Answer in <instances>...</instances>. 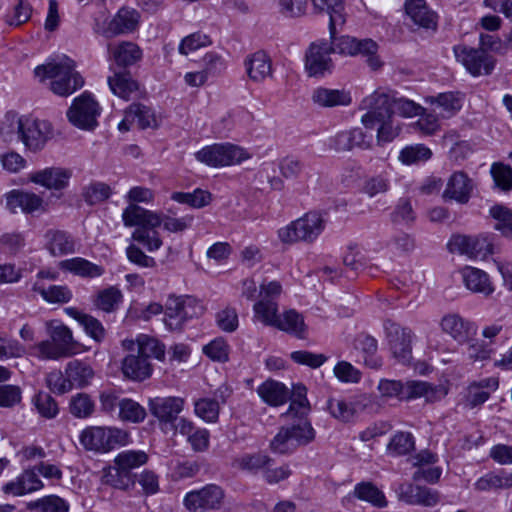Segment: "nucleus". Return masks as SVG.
Wrapping results in <instances>:
<instances>
[{
	"instance_id": "nucleus-15",
	"label": "nucleus",
	"mask_w": 512,
	"mask_h": 512,
	"mask_svg": "<svg viewBox=\"0 0 512 512\" xmlns=\"http://www.w3.org/2000/svg\"><path fill=\"white\" fill-rule=\"evenodd\" d=\"M448 249L452 253L467 255L470 258L486 257L493 253V245L488 236L454 235L448 242Z\"/></svg>"
},
{
	"instance_id": "nucleus-60",
	"label": "nucleus",
	"mask_w": 512,
	"mask_h": 512,
	"mask_svg": "<svg viewBox=\"0 0 512 512\" xmlns=\"http://www.w3.org/2000/svg\"><path fill=\"white\" fill-rule=\"evenodd\" d=\"M414 449V438L411 433L398 432L390 440L387 450L391 455H406Z\"/></svg>"
},
{
	"instance_id": "nucleus-49",
	"label": "nucleus",
	"mask_w": 512,
	"mask_h": 512,
	"mask_svg": "<svg viewBox=\"0 0 512 512\" xmlns=\"http://www.w3.org/2000/svg\"><path fill=\"white\" fill-rule=\"evenodd\" d=\"M33 290L49 303H68L72 299V292L67 286L51 285L45 288L35 283Z\"/></svg>"
},
{
	"instance_id": "nucleus-45",
	"label": "nucleus",
	"mask_w": 512,
	"mask_h": 512,
	"mask_svg": "<svg viewBox=\"0 0 512 512\" xmlns=\"http://www.w3.org/2000/svg\"><path fill=\"white\" fill-rule=\"evenodd\" d=\"M354 495L358 499L369 502L378 508L387 506V500L384 493L370 482L357 484L354 488Z\"/></svg>"
},
{
	"instance_id": "nucleus-8",
	"label": "nucleus",
	"mask_w": 512,
	"mask_h": 512,
	"mask_svg": "<svg viewBox=\"0 0 512 512\" xmlns=\"http://www.w3.org/2000/svg\"><path fill=\"white\" fill-rule=\"evenodd\" d=\"M249 155L240 147L230 144H213L195 153V158L211 167H223L239 164Z\"/></svg>"
},
{
	"instance_id": "nucleus-29",
	"label": "nucleus",
	"mask_w": 512,
	"mask_h": 512,
	"mask_svg": "<svg viewBox=\"0 0 512 512\" xmlns=\"http://www.w3.org/2000/svg\"><path fill=\"white\" fill-rule=\"evenodd\" d=\"M248 77L254 82H262L272 75L270 57L264 51H257L249 55L244 62Z\"/></svg>"
},
{
	"instance_id": "nucleus-64",
	"label": "nucleus",
	"mask_w": 512,
	"mask_h": 512,
	"mask_svg": "<svg viewBox=\"0 0 512 512\" xmlns=\"http://www.w3.org/2000/svg\"><path fill=\"white\" fill-rule=\"evenodd\" d=\"M51 340L62 350L66 356L74 354L73 336L71 330L65 325L52 328Z\"/></svg>"
},
{
	"instance_id": "nucleus-42",
	"label": "nucleus",
	"mask_w": 512,
	"mask_h": 512,
	"mask_svg": "<svg viewBox=\"0 0 512 512\" xmlns=\"http://www.w3.org/2000/svg\"><path fill=\"white\" fill-rule=\"evenodd\" d=\"M122 300L123 295L120 289L111 286L98 292L94 305L103 312L112 313L118 309Z\"/></svg>"
},
{
	"instance_id": "nucleus-54",
	"label": "nucleus",
	"mask_w": 512,
	"mask_h": 512,
	"mask_svg": "<svg viewBox=\"0 0 512 512\" xmlns=\"http://www.w3.org/2000/svg\"><path fill=\"white\" fill-rule=\"evenodd\" d=\"M147 461L148 455L144 451L128 450L119 453L114 460V464L120 466L122 470L131 473L132 469L146 464Z\"/></svg>"
},
{
	"instance_id": "nucleus-56",
	"label": "nucleus",
	"mask_w": 512,
	"mask_h": 512,
	"mask_svg": "<svg viewBox=\"0 0 512 512\" xmlns=\"http://www.w3.org/2000/svg\"><path fill=\"white\" fill-rule=\"evenodd\" d=\"M490 215L496 220L494 228L502 236L512 239V212L502 205H494L490 209Z\"/></svg>"
},
{
	"instance_id": "nucleus-12",
	"label": "nucleus",
	"mask_w": 512,
	"mask_h": 512,
	"mask_svg": "<svg viewBox=\"0 0 512 512\" xmlns=\"http://www.w3.org/2000/svg\"><path fill=\"white\" fill-rule=\"evenodd\" d=\"M360 108L367 112L362 116L361 122L366 128L373 126L393 116L391 96L386 93L374 92L364 98Z\"/></svg>"
},
{
	"instance_id": "nucleus-36",
	"label": "nucleus",
	"mask_w": 512,
	"mask_h": 512,
	"mask_svg": "<svg viewBox=\"0 0 512 512\" xmlns=\"http://www.w3.org/2000/svg\"><path fill=\"white\" fill-rule=\"evenodd\" d=\"M461 274L465 286L472 292L483 293L484 295L493 292L488 275L484 271L467 266L462 269Z\"/></svg>"
},
{
	"instance_id": "nucleus-13",
	"label": "nucleus",
	"mask_w": 512,
	"mask_h": 512,
	"mask_svg": "<svg viewBox=\"0 0 512 512\" xmlns=\"http://www.w3.org/2000/svg\"><path fill=\"white\" fill-rule=\"evenodd\" d=\"M52 137L53 127L49 121L25 117L20 141L28 150H42Z\"/></svg>"
},
{
	"instance_id": "nucleus-7",
	"label": "nucleus",
	"mask_w": 512,
	"mask_h": 512,
	"mask_svg": "<svg viewBox=\"0 0 512 512\" xmlns=\"http://www.w3.org/2000/svg\"><path fill=\"white\" fill-rule=\"evenodd\" d=\"M101 108L92 94L82 93L76 97L67 111L69 122L82 130H94L98 126L97 118Z\"/></svg>"
},
{
	"instance_id": "nucleus-32",
	"label": "nucleus",
	"mask_w": 512,
	"mask_h": 512,
	"mask_svg": "<svg viewBox=\"0 0 512 512\" xmlns=\"http://www.w3.org/2000/svg\"><path fill=\"white\" fill-rule=\"evenodd\" d=\"M46 248L52 256H62L75 252L74 238L62 230H50L46 233Z\"/></svg>"
},
{
	"instance_id": "nucleus-55",
	"label": "nucleus",
	"mask_w": 512,
	"mask_h": 512,
	"mask_svg": "<svg viewBox=\"0 0 512 512\" xmlns=\"http://www.w3.org/2000/svg\"><path fill=\"white\" fill-rule=\"evenodd\" d=\"M330 34V49L332 53H338L345 56H356V39L355 37L342 35L336 36V26H334L333 34Z\"/></svg>"
},
{
	"instance_id": "nucleus-52",
	"label": "nucleus",
	"mask_w": 512,
	"mask_h": 512,
	"mask_svg": "<svg viewBox=\"0 0 512 512\" xmlns=\"http://www.w3.org/2000/svg\"><path fill=\"white\" fill-rule=\"evenodd\" d=\"M432 151L424 144H415L404 147L399 154V160L405 165L418 164L428 161Z\"/></svg>"
},
{
	"instance_id": "nucleus-25",
	"label": "nucleus",
	"mask_w": 512,
	"mask_h": 512,
	"mask_svg": "<svg viewBox=\"0 0 512 512\" xmlns=\"http://www.w3.org/2000/svg\"><path fill=\"white\" fill-rule=\"evenodd\" d=\"M123 375L133 381H144L152 375L153 367L149 360L137 352H130L121 363Z\"/></svg>"
},
{
	"instance_id": "nucleus-23",
	"label": "nucleus",
	"mask_w": 512,
	"mask_h": 512,
	"mask_svg": "<svg viewBox=\"0 0 512 512\" xmlns=\"http://www.w3.org/2000/svg\"><path fill=\"white\" fill-rule=\"evenodd\" d=\"M43 202L39 195L24 190L14 189L6 195V205L12 212L20 209L23 213L31 214L43 210Z\"/></svg>"
},
{
	"instance_id": "nucleus-20",
	"label": "nucleus",
	"mask_w": 512,
	"mask_h": 512,
	"mask_svg": "<svg viewBox=\"0 0 512 512\" xmlns=\"http://www.w3.org/2000/svg\"><path fill=\"white\" fill-rule=\"evenodd\" d=\"M140 15L137 10L122 7L108 23L104 31L106 37L128 34L134 32L139 25Z\"/></svg>"
},
{
	"instance_id": "nucleus-47",
	"label": "nucleus",
	"mask_w": 512,
	"mask_h": 512,
	"mask_svg": "<svg viewBox=\"0 0 512 512\" xmlns=\"http://www.w3.org/2000/svg\"><path fill=\"white\" fill-rule=\"evenodd\" d=\"M146 410L130 398H121L118 416L124 422L141 423L146 418Z\"/></svg>"
},
{
	"instance_id": "nucleus-39",
	"label": "nucleus",
	"mask_w": 512,
	"mask_h": 512,
	"mask_svg": "<svg viewBox=\"0 0 512 512\" xmlns=\"http://www.w3.org/2000/svg\"><path fill=\"white\" fill-rule=\"evenodd\" d=\"M439 109V114L444 118L455 115L462 107L461 98L453 92L440 93L438 96H431L427 99Z\"/></svg>"
},
{
	"instance_id": "nucleus-43",
	"label": "nucleus",
	"mask_w": 512,
	"mask_h": 512,
	"mask_svg": "<svg viewBox=\"0 0 512 512\" xmlns=\"http://www.w3.org/2000/svg\"><path fill=\"white\" fill-rule=\"evenodd\" d=\"M277 329L285 331L296 337L303 338L306 331V325L301 314L295 310H288L280 316Z\"/></svg>"
},
{
	"instance_id": "nucleus-6",
	"label": "nucleus",
	"mask_w": 512,
	"mask_h": 512,
	"mask_svg": "<svg viewBox=\"0 0 512 512\" xmlns=\"http://www.w3.org/2000/svg\"><path fill=\"white\" fill-rule=\"evenodd\" d=\"M201 303L191 296H169L165 303V325L171 330H180L186 321L202 315Z\"/></svg>"
},
{
	"instance_id": "nucleus-35",
	"label": "nucleus",
	"mask_w": 512,
	"mask_h": 512,
	"mask_svg": "<svg viewBox=\"0 0 512 512\" xmlns=\"http://www.w3.org/2000/svg\"><path fill=\"white\" fill-rule=\"evenodd\" d=\"M65 374L71 388H83L87 386L94 376L92 367L80 360H73L67 363L65 368Z\"/></svg>"
},
{
	"instance_id": "nucleus-30",
	"label": "nucleus",
	"mask_w": 512,
	"mask_h": 512,
	"mask_svg": "<svg viewBox=\"0 0 512 512\" xmlns=\"http://www.w3.org/2000/svg\"><path fill=\"white\" fill-rule=\"evenodd\" d=\"M311 98L314 104L325 108L348 106L352 101L351 95L348 91H345L344 89H329L324 87L316 88L313 91Z\"/></svg>"
},
{
	"instance_id": "nucleus-11",
	"label": "nucleus",
	"mask_w": 512,
	"mask_h": 512,
	"mask_svg": "<svg viewBox=\"0 0 512 512\" xmlns=\"http://www.w3.org/2000/svg\"><path fill=\"white\" fill-rule=\"evenodd\" d=\"M185 400L181 397H155L150 398L148 407L151 415L158 421L162 431L169 432V427L174 426L178 415L184 409Z\"/></svg>"
},
{
	"instance_id": "nucleus-40",
	"label": "nucleus",
	"mask_w": 512,
	"mask_h": 512,
	"mask_svg": "<svg viewBox=\"0 0 512 512\" xmlns=\"http://www.w3.org/2000/svg\"><path fill=\"white\" fill-rule=\"evenodd\" d=\"M254 318L266 326L277 328L280 316L277 301L259 300L253 306Z\"/></svg>"
},
{
	"instance_id": "nucleus-41",
	"label": "nucleus",
	"mask_w": 512,
	"mask_h": 512,
	"mask_svg": "<svg viewBox=\"0 0 512 512\" xmlns=\"http://www.w3.org/2000/svg\"><path fill=\"white\" fill-rule=\"evenodd\" d=\"M424 397L428 402L438 399L437 389L424 381H408L404 383L403 400H411Z\"/></svg>"
},
{
	"instance_id": "nucleus-34",
	"label": "nucleus",
	"mask_w": 512,
	"mask_h": 512,
	"mask_svg": "<svg viewBox=\"0 0 512 512\" xmlns=\"http://www.w3.org/2000/svg\"><path fill=\"white\" fill-rule=\"evenodd\" d=\"M59 268L75 275L89 278L99 277L104 273V268L102 266L94 264L81 257L63 260L59 263Z\"/></svg>"
},
{
	"instance_id": "nucleus-2",
	"label": "nucleus",
	"mask_w": 512,
	"mask_h": 512,
	"mask_svg": "<svg viewBox=\"0 0 512 512\" xmlns=\"http://www.w3.org/2000/svg\"><path fill=\"white\" fill-rule=\"evenodd\" d=\"M122 220L126 227H137L132 233V239L149 252L157 251L162 246V239L156 230L162 224L161 214L131 203L124 209Z\"/></svg>"
},
{
	"instance_id": "nucleus-16",
	"label": "nucleus",
	"mask_w": 512,
	"mask_h": 512,
	"mask_svg": "<svg viewBox=\"0 0 512 512\" xmlns=\"http://www.w3.org/2000/svg\"><path fill=\"white\" fill-rule=\"evenodd\" d=\"M390 349L398 361L406 364L412 357V331L388 320L384 323Z\"/></svg>"
},
{
	"instance_id": "nucleus-63",
	"label": "nucleus",
	"mask_w": 512,
	"mask_h": 512,
	"mask_svg": "<svg viewBox=\"0 0 512 512\" xmlns=\"http://www.w3.org/2000/svg\"><path fill=\"white\" fill-rule=\"evenodd\" d=\"M359 348L368 367L377 369L382 365L381 359L376 355L378 346L375 338L369 335L362 337L359 340Z\"/></svg>"
},
{
	"instance_id": "nucleus-38",
	"label": "nucleus",
	"mask_w": 512,
	"mask_h": 512,
	"mask_svg": "<svg viewBox=\"0 0 512 512\" xmlns=\"http://www.w3.org/2000/svg\"><path fill=\"white\" fill-rule=\"evenodd\" d=\"M510 487H512L510 474H507L502 470L499 472L490 471L474 483V489L479 492L508 489Z\"/></svg>"
},
{
	"instance_id": "nucleus-28",
	"label": "nucleus",
	"mask_w": 512,
	"mask_h": 512,
	"mask_svg": "<svg viewBox=\"0 0 512 512\" xmlns=\"http://www.w3.org/2000/svg\"><path fill=\"white\" fill-rule=\"evenodd\" d=\"M257 394L263 402L276 407L283 405L288 399L291 400L293 398V394L290 397V392L283 383L272 379H268L259 385Z\"/></svg>"
},
{
	"instance_id": "nucleus-53",
	"label": "nucleus",
	"mask_w": 512,
	"mask_h": 512,
	"mask_svg": "<svg viewBox=\"0 0 512 512\" xmlns=\"http://www.w3.org/2000/svg\"><path fill=\"white\" fill-rule=\"evenodd\" d=\"M391 221L394 224L404 225L406 227L413 226L416 221V213L409 199H399L393 212L391 213Z\"/></svg>"
},
{
	"instance_id": "nucleus-9",
	"label": "nucleus",
	"mask_w": 512,
	"mask_h": 512,
	"mask_svg": "<svg viewBox=\"0 0 512 512\" xmlns=\"http://www.w3.org/2000/svg\"><path fill=\"white\" fill-rule=\"evenodd\" d=\"M453 52L457 61L474 77L490 75L495 68L496 59L479 47L456 45Z\"/></svg>"
},
{
	"instance_id": "nucleus-33",
	"label": "nucleus",
	"mask_w": 512,
	"mask_h": 512,
	"mask_svg": "<svg viewBox=\"0 0 512 512\" xmlns=\"http://www.w3.org/2000/svg\"><path fill=\"white\" fill-rule=\"evenodd\" d=\"M108 85L112 93L124 100H130L138 89V83L129 72H114L108 77Z\"/></svg>"
},
{
	"instance_id": "nucleus-50",
	"label": "nucleus",
	"mask_w": 512,
	"mask_h": 512,
	"mask_svg": "<svg viewBox=\"0 0 512 512\" xmlns=\"http://www.w3.org/2000/svg\"><path fill=\"white\" fill-rule=\"evenodd\" d=\"M378 44L370 39H356V55L366 58V63L372 70H377L382 66V61L377 55Z\"/></svg>"
},
{
	"instance_id": "nucleus-59",
	"label": "nucleus",
	"mask_w": 512,
	"mask_h": 512,
	"mask_svg": "<svg viewBox=\"0 0 512 512\" xmlns=\"http://www.w3.org/2000/svg\"><path fill=\"white\" fill-rule=\"evenodd\" d=\"M111 195L109 185L102 182L91 183L83 189L82 196L88 205H96L107 200Z\"/></svg>"
},
{
	"instance_id": "nucleus-48",
	"label": "nucleus",
	"mask_w": 512,
	"mask_h": 512,
	"mask_svg": "<svg viewBox=\"0 0 512 512\" xmlns=\"http://www.w3.org/2000/svg\"><path fill=\"white\" fill-rule=\"evenodd\" d=\"M128 119L136 121L141 129L157 127L153 110L141 103H133L128 107Z\"/></svg>"
},
{
	"instance_id": "nucleus-24",
	"label": "nucleus",
	"mask_w": 512,
	"mask_h": 512,
	"mask_svg": "<svg viewBox=\"0 0 512 512\" xmlns=\"http://www.w3.org/2000/svg\"><path fill=\"white\" fill-rule=\"evenodd\" d=\"M405 10L418 27L433 31L437 29V15L427 6L425 0H406Z\"/></svg>"
},
{
	"instance_id": "nucleus-1",
	"label": "nucleus",
	"mask_w": 512,
	"mask_h": 512,
	"mask_svg": "<svg viewBox=\"0 0 512 512\" xmlns=\"http://www.w3.org/2000/svg\"><path fill=\"white\" fill-rule=\"evenodd\" d=\"M75 67L73 59L62 55L37 66L34 74L40 81L51 79L50 89L56 95L68 96L84 85V79Z\"/></svg>"
},
{
	"instance_id": "nucleus-22",
	"label": "nucleus",
	"mask_w": 512,
	"mask_h": 512,
	"mask_svg": "<svg viewBox=\"0 0 512 512\" xmlns=\"http://www.w3.org/2000/svg\"><path fill=\"white\" fill-rule=\"evenodd\" d=\"M42 487L43 482L40 480L35 468H33L25 470L16 479L7 482L2 487V491L7 495L23 496Z\"/></svg>"
},
{
	"instance_id": "nucleus-44",
	"label": "nucleus",
	"mask_w": 512,
	"mask_h": 512,
	"mask_svg": "<svg viewBox=\"0 0 512 512\" xmlns=\"http://www.w3.org/2000/svg\"><path fill=\"white\" fill-rule=\"evenodd\" d=\"M102 482L116 489L127 490L134 484L135 479L132 473H128L122 470L120 466L114 464L113 467H109L104 471Z\"/></svg>"
},
{
	"instance_id": "nucleus-10",
	"label": "nucleus",
	"mask_w": 512,
	"mask_h": 512,
	"mask_svg": "<svg viewBox=\"0 0 512 512\" xmlns=\"http://www.w3.org/2000/svg\"><path fill=\"white\" fill-rule=\"evenodd\" d=\"M225 499V491L216 484H207L198 490L188 492L183 500L185 508L189 512H205L218 510Z\"/></svg>"
},
{
	"instance_id": "nucleus-21",
	"label": "nucleus",
	"mask_w": 512,
	"mask_h": 512,
	"mask_svg": "<svg viewBox=\"0 0 512 512\" xmlns=\"http://www.w3.org/2000/svg\"><path fill=\"white\" fill-rule=\"evenodd\" d=\"M109 59L118 67L127 68L138 63L143 57L142 49L134 42L122 41L108 45Z\"/></svg>"
},
{
	"instance_id": "nucleus-17",
	"label": "nucleus",
	"mask_w": 512,
	"mask_h": 512,
	"mask_svg": "<svg viewBox=\"0 0 512 512\" xmlns=\"http://www.w3.org/2000/svg\"><path fill=\"white\" fill-rule=\"evenodd\" d=\"M122 347L129 352H137L147 360L155 358L163 361L165 358V345L157 338L147 334H139L135 340H123Z\"/></svg>"
},
{
	"instance_id": "nucleus-61",
	"label": "nucleus",
	"mask_w": 512,
	"mask_h": 512,
	"mask_svg": "<svg viewBox=\"0 0 512 512\" xmlns=\"http://www.w3.org/2000/svg\"><path fill=\"white\" fill-rule=\"evenodd\" d=\"M195 413L198 417L208 423H214L218 420L220 406L219 403L210 398H202L194 403Z\"/></svg>"
},
{
	"instance_id": "nucleus-4",
	"label": "nucleus",
	"mask_w": 512,
	"mask_h": 512,
	"mask_svg": "<svg viewBox=\"0 0 512 512\" xmlns=\"http://www.w3.org/2000/svg\"><path fill=\"white\" fill-rule=\"evenodd\" d=\"M325 227L322 216L317 212H308L301 218L279 229L278 237L283 243L299 241L312 243L323 232Z\"/></svg>"
},
{
	"instance_id": "nucleus-31",
	"label": "nucleus",
	"mask_w": 512,
	"mask_h": 512,
	"mask_svg": "<svg viewBox=\"0 0 512 512\" xmlns=\"http://www.w3.org/2000/svg\"><path fill=\"white\" fill-rule=\"evenodd\" d=\"M400 499L410 505L432 507L439 502L440 497L434 489L420 485H410L406 490L401 491Z\"/></svg>"
},
{
	"instance_id": "nucleus-14",
	"label": "nucleus",
	"mask_w": 512,
	"mask_h": 512,
	"mask_svg": "<svg viewBox=\"0 0 512 512\" xmlns=\"http://www.w3.org/2000/svg\"><path fill=\"white\" fill-rule=\"evenodd\" d=\"M330 54L332 51L327 40L312 42L305 54V69L308 75L320 77L330 72L333 66Z\"/></svg>"
},
{
	"instance_id": "nucleus-19",
	"label": "nucleus",
	"mask_w": 512,
	"mask_h": 512,
	"mask_svg": "<svg viewBox=\"0 0 512 512\" xmlns=\"http://www.w3.org/2000/svg\"><path fill=\"white\" fill-rule=\"evenodd\" d=\"M72 172L62 167H48L30 174L31 182L50 190H62L68 186Z\"/></svg>"
},
{
	"instance_id": "nucleus-51",
	"label": "nucleus",
	"mask_w": 512,
	"mask_h": 512,
	"mask_svg": "<svg viewBox=\"0 0 512 512\" xmlns=\"http://www.w3.org/2000/svg\"><path fill=\"white\" fill-rule=\"evenodd\" d=\"M171 199L181 203L187 204L192 208H202L210 204L211 194L208 191L195 189L192 193L174 192Z\"/></svg>"
},
{
	"instance_id": "nucleus-27",
	"label": "nucleus",
	"mask_w": 512,
	"mask_h": 512,
	"mask_svg": "<svg viewBox=\"0 0 512 512\" xmlns=\"http://www.w3.org/2000/svg\"><path fill=\"white\" fill-rule=\"evenodd\" d=\"M364 408L365 404L361 399L330 398L327 401V409L330 414L342 422L352 421Z\"/></svg>"
},
{
	"instance_id": "nucleus-58",
	"label": "nucleus",
	"mask_w": 512,
	"mask_h": 512,
	"mask_svg": "<svg viewBox=\"0 0 512 512\" xmlns=\"http://www.w3.org/2000/svg\"><path fill=\"white\" fill-rule=\"evenodd\" d=\"M94 402L86 393H78L69 402V411L76 418H87L94 412Z\"/></svg>"
},
{
	"instance_id": "nucleus-57",
	"label": "nucleus",
	"mask_w": 512,
	"mask_h": 512,
	"mask_svg": "<svg viewBox=\"0 0 512 512\" xmlns=\"http://www.w3.org/2000/svg\"><path fill=\"white\" fill-rule=\"evenodd\" d=\"M32 402L38 413L44 418L53 419L59 413L56 400L46 392H38L35 394Z\"/></svg>"
},
{
	"instance_id": "nucleus-5",
	"label": "nucleus",
	"mask_w": 512,
	"mask_h": 512,
	"mask_svg": "<svg viewBox=\"0 0 512 512\" xmlns=\"http://www.w3.org/2000/svg\"><path fill=\"white\" fill-rule=\"evenodd\" d=\"M79 439L87 450L108 452L117 446L125 445L128 433L113 427H89L81 432Z\"/></svg>"
},
{
	"instance_id": "nucleus-3",
	"label": "nucleus",
	"mask_w": 512,
	"mask_h": 512,
	"mask_svg": "<svg viewBox=\"0 0 512 512\" xmlns=\"http://www.w3.org/2000/svg\"><path fill=\"white\" fill-rule=\"evenodd\" d=\"M306 387L299 384L294 386L293 398L289 408L282 416L293 420L290 426H284L289 434L292 435L297 446H305L315 439L316 432L307 415L310 411V405L306 397Z\"/></svg>"
},
{
	"instance_id": "nucleus-62",
	"label": "nucleus",
	"mask_w": 512,
	"mask_h": 512,
	"mask_svg": "<svg viewBox=\"0 0 512 512\" xmlns=\"http://www.w3.org/2000/svg\"><path fill=\"white\" fill-rule=\"evenodd\" d=\"M298 448L291 434L283 426L270 442V449L276 454L292 453Z\"/></svg>"
},
{
	"instance_id": "nucleus-46",
	"label": "nucleus",
	"mask_w": 512,
	"mask_h": 512,
	"mask_svg": "<svg viewBox=\"0 0 512 512\" xmlns=\"http://www.w3.org/2000/svg\"><path fill=\"white\" fill-rule=\"evenodd\" d=\"M25 117H20L15 113H7L0 124V137L4 141L10 142L14 137L20 140Z\"/></svg>"
},
{
	"instance_id": "nucleus-37",
	"label": "nucleus",
	"mask_w": 512,
	"mask_h": 512,
	"mask_svg": "<svg viewBox=\"0 0 512 512\" xmlns=\"http://www.w3.org/2000/svg\"><path fill=\"white\" fill-rule=\"evenodd\" d=\"M313 8L317 13H327L329 15V30L333 33L334 26L342 25L344 18L343 0H311Z\"/></svg>"
},
{
	"instance_id": "nucleus-26",
	"label": "nucleus",
	"mask_w": 512,
	"mask_h": 512,
	"mask_svg": "<svg viewBox=\"0 0 512 512\" xmlns=\"http://www.w3.org/2000/svg\"><path fill=\"white\" fill-rule=\"evenodd\" d=\"M441 328L458 343H464L476 334L474 324L463 319L458 314L445 315L441 320Z\"/></svg>"
},
{
	"instance_id": "nucleus-18",
	"label": "nucleus",
	"mask_w": 512,
	"mask_h": 512,
	"mask_svg": "<svg viewBox=\"0 0 512 512\" xmlns=\"http://www.w3.org/2000/svg\"><path fill=\"white\" fill-rule=\"evenodd\" d=\"M474 189V182L463 171L454 172L447 181L443 198L466 204Z\"/></svg>"
}]
</instances>
